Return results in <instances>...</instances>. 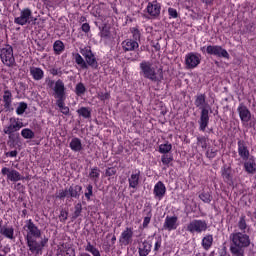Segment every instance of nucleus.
<instances>
[{
	"instance_id": "f257e3e1",
	"label": "nucleus",
	"mask_w": 256,
	"mask_h": 256,
	"mask_svg": "<svg viewBox=\"0 0 256 256\" xmlns=\"http://www.w3.org/2000/svg\"><path fill=\"white\" fill-rule=\"evenodd\" d=\"M80 53H73L72 57L75 61L76 65L80 69H89L91 67L92 69H98L99 68V62L97 61V57H95V54L91 50L89 46H86L84 48H80ZM83 55L84 59H83Z\"/></svg>"
},
{
	"instance_id": "f03ea898",
	"label": "nucleus",
	"mask_w": 256,
	"mask_h": 256,
	"mask_svg": "<svg viewBox=\"0 0 256 256\" xmlns=\"http://www.w3.org/2000/svg\"><path fill=\"white\" fill-rule=\"evenodd\" d=\"M229 239L231 241L230 253L234 256H244L245 249L251 245V238L243 232L231 233Z\"/></svg>"
},
{
	"instance_id": "7ed1b4c3",
	"label": "nucleus",
	"mask_w": 256,
	"mask_h": 256,
	"mask_svg": "<svg viewBox=\"0 0 256 256\" xmlns=\"http://www.w3.org/2000/svg\"><path fill=\"white\" fill-rule=\"evenodd\" d=\"M140 75L152 83H161L163 81V68L157 67L151 61L144 60L140 63Z\"/></svg>"
},
{
	"instance_id": "20e7f679",
	"label": "nucleus",
	"mask_w": 256,
	"mask_h": 256,
	"mask_svg": "<svg viewBox=\"0 0 256 256\" xmlns=\"http://www.w3.org/2000/svg\"><path fill=\"white\" fill-rule=\"evenodd\" d=\"M194 105L201 110L200 119L198 121L199 131L205 132L207 127H209V104L207 103V96L205 94H198Z\"/></svg>"
},
{
	"instance_id": "39448f33",
	"label": "nucleus",
	"mask_w": 256,
	"mask_h": 256,
	"mask_svg": "<svg viewBox=\"0 0 256 256\" xmlns=\"http://www.w3.org/2000/svg\"><path fill=\"white\" fill-rule=\"evenodd\" d=\"M0 59L5 67H16L15 54L13 53V46L6 44L0 48Z\"/></svg>"
},
{
	"instance_id": "423d86ee",
	"label": "nucleus",
	"mask_w": 256,
	"mask_h": 256,
	"mask_svg": "<svg viewBox=\"0 0 256 256\" xmlns=\"http://www.w3.org/2000/svg\"><path fill=\"white\" fill-rule=\"evenodd\" d=\"M200 50L202 53L214 55V57H223L224 59H229V52H227V50L220 45H209L207 47L203 46Z\"/></svg>"
},
{
	"instance_id": "0eeeda50",
	"label": "nucleus",
	"mask_w": 256,
	"mask_h": 256,
	"mask_svg": "<svg viewBox=\"0 0 256 256\" xmlns=\"http://www.w3.org/2000/svg\"><path fill=\"white\" fill-rule=\"evenodd\" d=\"M207 221L194 219L190 221L186 226V231L194 235V233H205L207 231Z\"/></svg>"
},
{
	"instance_id": "6e6552de",
	"label": "nucleus",
	"mask_w": 256,
	"mask_h": 256,
	"mask_svg": "<svg viewBox=\"0 0 256 256\" xmlns=\"http://www.w3.org/2000/svg\"><path fill=\"white\" fill-rule=\"evenodd\" d=\"M32 17H33V12L31 11V9L24 8L23 10H21L20 16L14 19V23L16 25H21V26L27 25V23H31Z\"/></svg>"
},
{
	"instance_id": "1a4fd4ad",
	"label": "nucleus",
	"mask_w": 256,
	"mask_h": 256,
	"mask_svg": "<svg viewBox=\"0 0 256 256\" xmlns=\"http://www.w3.org/2000/svg\"><path fill=\"white\" fill-rule=\"evenodd\" d=\"M201 63V55L190 52L185 56V65L187 69H195Z\"/></svg>"
},
{
	"instance_id": "9d476101",
	"label": "nucleus",
	"mask_w": 256,
	"mask_h": 256,
	"mask_svg": "<svg viewBox=\"0 0 256 256\" xmlns=\"http://www.w3.org/2000/svg\"><path fill=\"white\" fill-rule=\"evenodd\" d=\"M2 175H7L8 181H12L13 183H17V181H23L25 177L19 173V171L15 169H9L7 167H4L1 169Z\"/></svg>"
},
{
	"instance_id": "9b49d317",
	"label": "nucleus",
	"mask_w": 256,
	"mask_h": 256,
	"mask_svg": "<svg viewBox=\"0 0 256 256\" xmlns=\"http://www.w3.org/2000/svg\"><path fill=\"white\" fill-rule=\"evenodd\" d=\"M23 122L16 118H10V124L3 129L5 135H11V133H17L20 129H23Z\"/></svg>"
},
{
	"instance_id": "f8f14e48",
	"label": "nucleus",
	"mask_w": 256,
	"mask_h": 256,
	"mask_svg": "<svg viewBox=\"0 0 256 256\" xmlns=\"http://www.w3.org/2000/svg\"><path fill=\"white\" fill-rule=\"evenodd\" d=\"M2 102L4 107L3 111H5V113H11V111H13V94L11 90H4Z\"/></svg>"
},
{
	"instance_id": "ddd939ff",
	"label": "nucleus",
	"mask_w": 256,
	"mask_h": 256,
	"mask_svg": "<svg viewBox=\"0 0 256 256\" xmlns=\"http://www.w3.org/2000/svg\"><path fill=\"white\" fill-rule=\"evenodd\" d=\"M120 245H131L133 243V228L126 227L125 230L122 231L120 238H119Z\"/></svg>"
},
{
	"instance_id": "4468645a",
	"label": "nucleus",
	"mask_w": 256,
	"mask_h": 256,
	"mask_svg": "<svg viewBox=\"0 0 256 256\" xmlns=\"http://www.w3.org/2000/svg\"><path fill=\"white\" fill-rule=\"evenodd\" d=\"M53 91H54V97L55 99H57V101L65 99V83L63 82V80L58 79L55 82Z\"/></svg>"
},
{
	"instance_id": "2eb2a0df",
	"label": "nucleus",
	"mask_w": 256,
	"mask_h": 256,
	"mask_svg": "<svg viewBox=\"0 0 256 256\" xmlns=\"http://www.w3.org/2000/svg\"><path fill=\"white\" fill-rule=\"evenodd\" d=\"M146 11L152 19H157L161 15V4L157 1L149 2Z\"/></svg>"
},
{
	"instance_id": "dca6fc26",
	"label": "nucleus",
	"mask_w": 256,
	"mask_h": 256,
	"mask_svg": "<svg viewBox=\"0 0 256 256\" xmlns=\"http://www.w3.org/2000/svg\"><path fill=\"white\" fill-rule=\"evenodd\" d=\"M238 155L242 161H247L251 155L249 152V147H247V142L245 140H238Z\"/></svg>"
},
{
	"instance_id": "f3484780",
	"label": "nucleus",
	"mask_w": 256,
	"mask_h": 256,
	"mask_svg": "<svg viewBox=\"0 0 256 256\" xmlns=\"http://www.w3.org/2000/svg\"><path fill=\"white\" fill-rule=\"evenodd\" d=\"M237 112L240 117V121L243 123H249L251 121V110L244 104H240L237 108Z\"/></svg>"
},
{
	"instance_id": "a211bd4d",
	"label": "nucleus",
	"mask_w": 256,
	"mask_h": 256,
	"mask_svg": "<svg viewBox=\"0 0 256 256\" xmlns=\"http://www.w3.org/2000/svg\"><path fill=\"white\" fill-rule=\"evenodd\" d=\"M165 193H167V187H165V184L162 181H158L154 186V190H153L154 197L156 199H159V201H161V199L165 197Z\"/></svg>"
},
{
	"instance_id": "6ab92c4d",
	"label": "nucleus",
	"mask_w": 256,
	"mask_h": 256,
	"mask_svg": "<svg viewBox=\"0 0 256 256\" xmlns=\"http://www.w3.org/2000/svg\"><path fill=\"white\" fill-rule=\"evenodd\" d=\"M121 46L123 51H125V53L129 51H137V49H139V42H137V40L128 38L122 41Z\"/></svg>"
},
{
	"instance_id": "aec40b11",
	"label": "nucleus",
	"mask_w": 256,
	"mask_h": 256,
	"mask_svg": "<svg viewBox=\"0 0 256 256\" xmlns=\"http://www.w3.org/2000/svg\"><path fill=\"white\" fill-rule=\"evenodd\" d=\"M139 179H141V171L136 169L128 178L129 187L131 189H137V187L139 186Z\"/></svg>"
},
{
	"instance_id": "412c9836",
	"label": "nucleus",
	"mask_w": 256,
	"mask_h": 256,
	"mask_svg": "<svg viewBox=\"0 0 256 256\" xmlns=\"http://www.w3.org/2000/svg\"><path fill=\"white\" fill-rule=\"evenodd\" d=\"M177 221V216H167L163 224V229H166L167 231H175V229H177L178 226Z\"/></svg>"
},
{
	"instance_id": "4be33fe9",
	"label": "nucleus",
	"mask_w": 256,
	"mask_h": 256,
	"mask_svg": "<svg viewBox=\"0 0 256 256\" xmlns=\"http://www.w3.org/2000/svg\"><path fill=\"white\" fill-rule=\"evenodd\" d=\"M244 169L246 173L250 175H254L256 172V159L255 157L251 156L247 160H244Z\"/></svg>"
},
{
	"instance_id": "5701e85b",
	"label": "nucleus",
	"mask_w": 256,
	"mask_h": 256,
	"mask_svg": "<svg viewBox=\"0 0 256 256\" xmlns=\"http://www.w3.org/2000/svg\"><path fill=\"white\" fill-rule=\"evenodd\" d=\"M67 191L68 197H71L72 199H79L81 191H83V187L81 185H71Z\"/></svg>"
},
{
	"instance_id": "b1692460",
	"label": "nucleus",
	"mask_w": 256,
	"mask_h": 256,
	"mask_svg": "<svg viewBox=\"0 0 256 256\" xmlns=\"http://www.w3.org/2000/svg\"><path fill=\"white\" fill-rule=\"evenodd\" d=\"M222 179L228 185H233V175L231 174V167L224 166L221 170Z\"/></svg>"
},
{
	"instance_id": "393cba45",
	"label": "nucleus",
	"mask_w": 256,
	"mask_h": 256,
	"mask_svg": "<svg viewBox=\"0 0 256 256\" xmlns=\"http://www.w3.org/2000/svg\"><path fill=\"white\" fill-rule=\"evenodd\" d=\"M0 235H3L6 239L13 240L15 239V229H13V226H2L0 227Z\"/></svg>"
},
{
	"instance_id": "a878e982",
	"label": "nucleus",
	"mask_w": 256,
	"mask_h": 256,
	"mask_svg": "<svg viewBox=\"0 0 256 256\" xmlns=\"http://www.w3.org/2000/svg\"><path fill=\"white\" fill-rule=\"evenodd\" d=\"M151 243L149 241L145 240L138 246V253L139 256H147L151 253Z\"/></svg>"
},
{
	"instance_id": "bb28decb",
	"label": "nucleus",
	"mask_w": 256,
	"mask_h": 256,
	"mask_svg": "<svg viewBox=\"0 0 256 256\" xmlns=\"http://www.w3.org/2000/svg\"><path fill=\"white\" fill-rule=\"evenodd\" d=\"M30 75L32 76V79H34V81H41V79L45 77V72L39 67H31Z\"/></svg>"
},
{
	"instance_id": "cd10ccee",
	"label": "nucleus",
	"mask_w": 256,
	"mask_h": 256,
	"mask_svg": "<svg viewBox=\"0 0 256 256\" xmlns=\"http://www.w3.org/2000/svg\"><path fill=\"white\" fill-rule=\"evenodd\" d=\"M70 149L74 151V153H79L80 151H83V143H81V139L75 137L72 138L69 144Z\"/></svg>"
},
{
	"instance_id": "c85d7f7f",
	"label": "nucleus",
	"mask_w": 256,
	"mask_h": 256,
	"mask_svg": "<svg viewBox=\"0 0 256 256\" xmlns=\"http://www.w3.org/2000/svg\"><path fill=\"white\" fill-rule=\"evenodd\" d=\"M53 50L55 55H61L63 51H65V44H63V41L56 40L53 44Z\"/></svg>"
},
{
	"instance_id": "c756f323",
	"label": "nucleus",
	"mask_w": 256,
	"mask_h": 256,
	"mask_svg": "<svg viewBox=\"0 0 256 256\" xmlns=\"http://www.w3.org/2000/svg\"><path fill=\"white\" fill-rule=\"evenodd\" d=\"M211 245H213V235H207L202 239V247L206 251L211 249Z\"/></svg>"
},
{
	"instance_id": "7c9ffc66",
	"label": "nucleus",
	"mask_w": 256,
	"mask_h": 256,
	"mask_svg": "<svg viewBox=\"0 0 256 256\" xmlns=\"http://www.w3.org/2000/svg\"><path fill=\"white\" fill-rule=\"evenodd\" d=\"M77 113L80 117L84 119H91V108L89 107H81L77 110Z\"/></svg>"
},
{
	"instance_id": "2f4dec72",
	"label": "nucleus",
	"mask_w": 256,
	"mask_h": 256,
	"mask_svg": "<svg viewBox=\"0 0 256 256\" xmlns=\"http://www.w3.org/2000/svg\"><path fill=\"white\" fill-rule=\"evenodd\" d=\"M101 176V170H99L97 167L91 168L89 177L94 183H97L99 181V177Z\"/></svg>"
},
{
	"instance_id": "473e14b6",
	"label": "nucleus",
	"mask_w": 256,
	"mask_h": 256,
	"mask_svg": "<svg viewBox=\"0 0 256 256\" xmlns=\"http://www.w3.org/2000/svg\"><path fill=\"white\" fill-rule=\"evenodd\" d=\"M171 149H173V145L171 143L167 142L165 144H160L158 151L162 155H167L170 153Z\"/></svg>"
},
{
	"instance_id": "72a5a7b5",
	"label": "nucleus",
	"mask_w": 256,
	"mask_h": 256,
	"mask_svg": "<svg viewBox=\"0 0 256 256\" xmlns=\"http://www.w3.org/2000/svg\"><path fill=\"white\" fill-rule=\"evenodd\" d=\"M56 105L59 107L60 112L63 115H69V107L65 106V99L56 100Z\"/></svg>"
},
{
	"instance_id": "f704fd0d",
	"label": "nucleus",
	"mask_w": 256,
	"mask_h": 256,
	"mask_svg": "<svg viewBox=\"0 0 256 256\" xmlns=\"http://www.w3.org/2000/svg\"><path fill=\"white\" fill-rule=\"evenodd\" d=\"M144 212L146 213V216L144 217L142 225L144 229H147L149 227V224L151 223V217H153V214L151 213V209H146L144 210Z\"/></svg>"
},
{
	"instance_id": "c9c22d12",
	"label": "nucleus",
	"mask_w": 256,
	"mask_h": 256,
	"mask_svg": "<svg viewBox=\"0 0 256 256\" xmlns=\"http://www.w3.org/2000/svg\"><path fill=\"white\" fill-rule=\"evenodd\" d=\"M21 135L24 139H35V132L29 128L22 129Z\"/></svg>"
},
{
	"instance_id": "e433bc0d",
	"label": "nucleus",
	"mask_w": 256,
	"mask_h": 256,
	"mask_svg": "<svg viewBox=\"0 0 256 256\" xmlns=\"http://www.w3.org/2000/svg\"><path fill=\"white\" fill-rule=\"evenodd\" d=\"M81 213H83V205H81V203H77L74 207V213L72 215V219H77L81 217Z\"/></svg>"
},
{
	"instance_id": "4c0bfd02",
	"label": "nucleus",
	"mask_w": 256,
	"mask_h": 256,
	"mask_svg": "<svg viewBox=\"0 0 256 256\" xmlns=\"http://www.w3.org/2000/svg\"><path fill=\"white\" fill-rule=\"evenodd\" d=\"M130 33L132 34L133 41H141V31H139V28L137 27L130 28Z\"/></svg>"
},
{
	"instance_id": "58836bf2",
	"label": "nucleus",
	"mask_w": 256,
	"mask_h": 256,
	"mask_svg": "<svg viewBox=\"0 0 256 256\" xmlns=\"http://www.w3.org/2000/svg\"><path fill=\"white\" fill-rule=\"evenodd\" d=\"M85 91H87V88H85V84L78 83L75 88L76 95L81 96L85 95Z\"/></svg>"
},
{
	"instance_id": "ea45409f",
	"label": "nucleus",
	"mask_w": 256,
	"mask_h": 256,
	"mask_svg": "<svg viewBox=\"0 0 256 256\" xmlns=\"http://www.w3.org/2000/svg\"><path fill=\"white\" fill-rule=\"evenodd\" d=\"M57 256H76L75 249L68 248L66 250H60L58 251Z\"/></svg>"
},
{
	"instance_id": "a19ab883",
	"label": "nucleus",
	"mask_w": 256,
	"mask_h": 256,
	"mask_svg": "<svg viewBox=\"0 0 256 256\" xmlns=\"http://www.w3.org/2000/svg\"><path fill=\"white\" fill-rule=\"evenodd\" d=\"M27 111V103L26 102H20L18 107L16 108L17 115H23Z\"/></svg>"
},
{
	"instance_id": "79ce46f5",
	"label": "nucleus",
	"mask_w": 256,
	"mask_h": 256,
	"mask_svg": "<svg viewBox=\"0 0 256 256\" xmlns=\"http://www.w3.org/2000/svg\"><path fill=\"white\" fill-rule=\"evenodd\" d=\"M172 161L173 155L163 154L161 157V162L163 163V165H166L167 167H169V163H171Z\"/></svg>"
},
{
	"instance_id": "37998d69",
	"label": "nucleus",
	"mask_w": 256,
	"mask_h": 256,
	"mask_svg": "<svg viewBox=\"0 0 256 256\" xmlns=\"http://www.w3.org/2000/svg\"><path fill=\"white\" fill-rule=\"evenodd\" d=\"M245 219V215H242L240 217V220L238 221V228L240 229V231H245V229H247V221Z\"/></svg>"
},
{
	"instance_id": "c03bdc74",
	"label": "nucleus",
	"mask_w": 256,
	"mask_h": 256,
	"mask_svg": "<svg viewBox=\"0 0 256 256\" xmlns=\"http://www.w3.org/2000/svg\"><path fill=\"white\" fill-rule=\"evenodd\" d=\"M199 199H201V201H203V203H211V194H209L208 192H202L199 195Z\"/></svg>"
},
{
	"instance_id": "a18cd8bd",
	"label": "nucleus",
	"mask_w": 256,
	"mask_h": 256,
	"mask_svg": "<svg viewBox=\"0 0 256 256\" xmlns=\"http://www.w3.org/2000/svg\"><path fill=\"white\" fill-rule=\"evenodd\" d=\"M8 139H9V143L11 145H17V140L19 139V133H11V134H7Z\"/></svg>"
},
{
	"instance_id": "49530a36",
	"label": "nucleus",
	"mask_w": 256,
	"mask_h": 256,
	"mask_svg": "<svg viewBox=\"0 0 256 256\" xmlns=\"http://www.w3.org/2000/svg\"><path fill=\"white\" fill-rule=\"evenodd\" d=\"M197 145L202 147V149H207V138L205 136L197 137Z\"/></svg>"
},
{
	"instance_id": "de8ad7c7",
	"label": "nucleus",
	"mask_w": 256,
	"mask_h": 256,
	"mask_svg": "<svg viewBox=\"0 0 256 256\" xmlns=\"http://www.w3.org/2000/svg\"><path fill=\"white\" fill-rule=\"evenodd\" d=\"M86 191L85 192V197L87 199V201H91V197H93V185L89 184L87 187H86Z\"/></svg>"
},
{
	"instance_id": "09e8293b",
	"label": "nucleus",
	"mask_w": 256,
	"mask_h": 256,
	"mask_svg": "<svg viewBox=\"0 0 256 256\" xmlns=\"http://www.w3.org/2000/svg\"><path fill=\"white\" fill-rule=\"evenodd\" d=\"M100 36L103 39H111V31H109V28L104 27L100 33Z\"/></svg>"
},
{
	"instance_id": "8fccbe9b",
	"label": "nucleus",
	"mask_w": 256,
	"mask_h": 256,
	"mask_svg": "<svg viewBox=\"0 0 256 256\" xmlns=\"http://www.w3.org/2000/svg\"><path fill=\"white\" fill-rule=\"evenodd\" d=\"M65 197H69L67 188L66 189H61L58 191V193L56 194V199H65Z\"/></svg>"
},
{
	"instance_id": "3c124183",
	"label": "nucleus",
	"mask_w": 256,
	"mask_h": 256,
	"mask_svg": "<svg viewBox=\"0 0 256 256\" xmlns=\"http://www.w3.org/2000/svg\"><path fill=\"white\" fill-rule=\"evenodd\" d=\"M68 217H69L68 211H66V210L60 211L59 219H60L61 223H65V221H67Z\"/></svg>"
},
{
	"instance_id": "603ef678",
	"label": "nucleus",
	"mask_w": 256,
	"mask_h": 256,
	"mask_svg": "<svg viewBox=\"0 0 256 256\" xmlns=\"http://www.w3.org/2000/svg\"><path fill=\"white\" fill-rule=\"evenodd\" d=\"M206 157H208V159H215V157H217V150L216 149H208L206 151Z\"/></svg>"
},
{
	"instance_id": "864d4df0",
	"label": "nucleus",
	"mask_w": 256,
	"mask_h": 256,
	"mask_svg": "<svg viewBox=\"0 0 256 256\" xmlns=\"http://www.w3.org/2000/svg\"><path fill=\"white\" fill-rule=\"evenodd\" d=\"M168 15L170 19H177L179 17V13H177V9L175 8H169L168 9Z\"/></svg>"
},
{
	"instance_id": "5fc2aeb1",
	"label": "nucleus",
	"mask_w": 256,
	"mask_h": 256,
	"mask_svg": "<svg viewBox=\"0 0 256 256\" xmlns=\"http://www.w3.org/2000/svg\"><path fill=\"white\" fill-rule=\"evenodd\" d=\"M45 83H46L48 89H54L55 80H52L51 78H46Z\"/></svg>"
},
{
	"instance_id": "6e6d98bb",
	"label": "nucleus",
	"mask_w": 256,
	"mask_h": 256,
	"mask_svg": "<svg viewBox=\"0 0 256 256\" xmlns=\"http://www.w3.org/2000/svg\"><path fill=\"white\" fill-rule=\"evenodd\" d=\"M163 243V240L161 239V237H159L157 239V241L155 242V245H154V251L155 253H157L160 249H161V245Z\"/></svg>"
},
{
	"instance_id": "4d7b16f0",
	"label": "nucleus",
	"mask_w": 256,
	"mask_h": 256,
	"mask_svg": "<svg viewBox=\"0 0 256 256\" xmlns=\"http://www.w3.org/2000/svg\"><path fill=\"white\" fill-rule=\"evenodd\" d=\"M117 174V170L114 167H110L106 169V176L107 177H113V175Z\"/></svg>"
},
{
	"instance_id": "13d9d810",
	"label": "nucleus",
	"mask_w": 256,
	"mask_h": 256,
	"mask_svg": "<svg viewBox=\"0 0 256 256\" xmlns=\"http://www.w3.org/2000/svg\"><path fill=\"white\" fill-rule=\"evenodd\" d=\"M81 29L84 33H89V31H91V26L89 25V23H84L82 24Z\"/></svg>"
},
{
	"instance_id": "bf43d9fd",
	"label": "nucleus",
	"mask_w": 256,
	"mask_h": 256,
	"mask_svg": "<svg viewBox=\"0 0 256 256\" xmlns=\"http://www.w3.org/2000/svg\"><path fill=\"white\" fill-rule=\"evenodd\" d=\"M110 97H111V94H109L108 92L100 94L101 101H107V99H110Z\"/></svg>"
},
{
	"instance_id": "052dcab7",
	"label": "nucleus",
	"mask_w": 256,
	"mask_h": 256,
	"mask_svg": "<svg viewBox=\"0 0 256 256\" xmlns=\"http://www.w3.org/2000/svg\"><path fill=\"white\" fill-rule=\"evenodd\" d=\"M5 155L6 157H16L17 155H19V152H17V150H12L10 152H6Z\"/></svg>"
},
{
	"instance_id": "680f3d73",
	"label": "nucleus",
	"mask_w": 256,
	"mask_h": 256,
	"mask_svg": "<svg viewBox=\"0 0 256 256\" xmlns=\"http://www.w3.org/2000/svg\"><path fill=\"white\" fill-rule=\"evenodd\" d=\"M86 251H88L89 253H92L96 248L95 246L92 245L91 242H88L87 246H86Z\"/></svg>"
},
{
	"instance_id": "e2e57ef3",
	"label": "nucleus",
	"mask_w": 256,
	"mask_h": 256,
	"mask_svg": "<svg viewBox=\"0 0 256 256\" xmlns=\"http://www.w3.org/2000/svg\"><path fill=\"white\" fill-rule=\"evenodd\" d=\"M50 73H51V75H59V69L52 68V69H50Z\"/></svg>"
},
{
	"instance_id": "0e129e2a",
	"label": "nucleus",
	"mask_w": 256,
	"mask_h": 256,
	"mask_svg": "<svg viewBox=\"0 0 256 256\" xmlns=\"http://www.w3.org/2000/svg\"><path fill=\"white\" fill-rule=\"evenodd\" d=\"M91 254H92L93 256H99V255H101V253L99 252V250H98L97 248H94V250H93V252H91Z\"/></svg>"
},
{
	"instance_id": "69168bd1",
	"label": "nucleus",
	"mask_w": 256,
	"mask_h": 256,
	"mask_svg": "<svg viewBox=\"0 0 256 256\" xmlns=\"http://www.w3.org/2000/svg\"><path fill=\"white\" fill-rule=\"evenodd\" d=\"M214 0H201L205 5H212Z\"/></svg>"
},
{
	"instance_id": "338daca9",
	"label": "nucleus",
	"mask_w": 256,
	"mask_h": 256,
	"mask_svg": "<svg viewBox=\"0 0 256 256\" xmlns=\"http://www.w3.org/2000/svg\"><path fill=\"white\" fill-rule=\"evenodd\" d=\"M115 241H117V236L113 235L111 238L112 245H115Z\"/></svg>"
},
{
	"instance_id": "774afa93",
	"label": "nucleus",
	"mask_w": 256,
	"mask_h": 256,
	"mask_svg": "<svg viewBox=\"0 0 256 256\" xmlns=\"http://www.w3.org/2000/svg\"><path fill=\"white\" fill-rule=\"evenodd\" d=\"M196 256H207V254H205V252H199L196 254Z\"/></svg>"
}]
</instances>
